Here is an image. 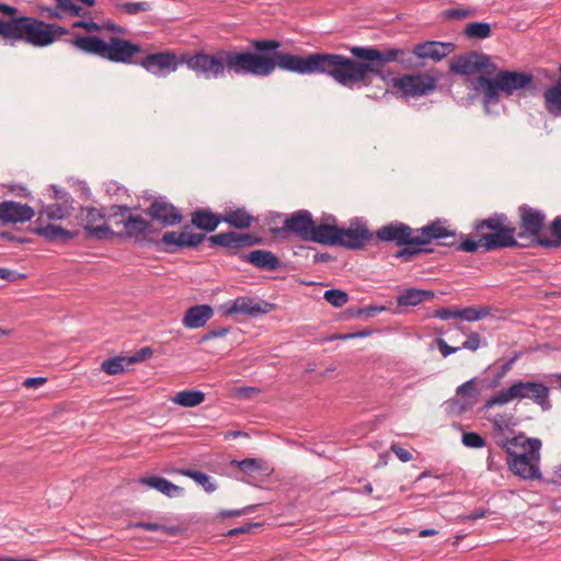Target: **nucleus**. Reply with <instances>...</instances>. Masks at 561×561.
Returning <instances> with one entry per match:
<instances>
[{"label":"nucleus","mask_w":561,"mask_h":561,"mask_svg":"<svg viewBox=\"0 0 561 561\" xmlns=\"http://www.w3.org/2000/svg\"><path fill=\"white\" fill-rule=\"evenodd\" d=\"M251 46L257 53L219 49L209 54L196 50L183 54L182 62L204 79H220L227 75L268 77L278 67L301 76L325 75L348 89L368 87L371 83L369 75L382 78L386 64H412V58H404L408 51L401 48L380 50L370 46H354L350 49L356 58L354 59L334 53L299 56L278 51L280 42L277 39H257L253 41Z\"/></svg>","instance_id":"f257e3e1"},{"label":"nucleus","mask_w":561,"mask_h":561,"mask_svg":"<svg viewBox=\"0 0 561 561\" xmlns=\"http://www.w3.org/2000/svg\"><path fill=\"white\" fill-rule=\"evenodd\" d=\"M519 213V232L504 214H494L491 217L474 222L473 230L476 240L469 237H461L457 249L463 252L473 253L479 249L485 252L497 249L513 248L518 245L517 238H531L536 243L545 226L546 215L543 211L528 205H522Z\"/></svg>","instance_id":"f03ea898"},{"label":"nucleus","mask_w":561,"mask_h":561,"mask_svg":"<svg viewBox=\"0 0 561 561\" xmlns=\"http://www.w3.org/2000/svg\"><path fill=\"white\" fill-rule=\"evenodd\" d=\"M68 34L64 26L46 23L31 16H19L16 13L8 19H0V35L12 42H25L35 47L53 44L57 35Z\"/></svg>","instance_id":"7ed1b4c3"},{"label":"nucleus","mask_w":561,"mask_h":561,"mask_svg":"<svg viewBox=\"0 0 561 561\" xmlns=\"http://www.w3.org/2000/svg\"><path fill=\"white\" fill-rule=\"evenodd\" d=\"M502 447L508 455L507 466L511 472L522 480H541L540 448L541 440L527 438L523 434L507 438Z\"/></svg>","instance_id":"20e7f679"},{"label":"nucleus","mask_w":561,"mask_h":561,"mask_svg":"<svg viewBox=\"0 0 561 561\" xmlns=\"http://www.w3.org/2000/svg\"><path fill=\"white\" fill-rule=\"evenodd\" d=\"M70 43L82 53L125 65L133 64L134 57L141 51L139 45L117 36H112L108 41H104L98 36L81 35L71 39Z\"/></svg>","instance_id":"39448f33"},{"label":"nucleus","mask_w":561,"mask_h":561,"mask_svg":"<svg viewBox=\"0 0 561 561\" xmlns=\"http://www.w3.org/2000/svg\"><path fill=\"white\" fill-rule=\"evenodd\" d=\"M550 389L539 381L516 380L510 387L501 389L490 397L483 409L489 410L495 405H505L513 400L528 399L539 405L543 411L551 408Z\"/></svg>","instance_id":"423d86ee"},{"label":"nucleus","mask_w":561,"mask_h":561,"mask_svg":"<svg viewBox=\"0 0 561 561\" xmlns=\"http://www.w3.org/2000/svg\"><path fill=\"white\" fill-rule=\"evenodd\" d=\"M327 222L316 225L312 215L306 209L297 210L290 214L282 227L273 228L272 232L278 237H285L291 233L304 241L321 243L325 231Z\"/></svg>","instance_id":"0eeeda50"},{"label":"nucleus","mask_w":561,"mask_h":561,"mask_svg":"<svg viewBox=\"0 0 561 561\" xmlns=\"http://www.w3.org/2000/svg\"><path fill=\"white\" fill-rule=\"evenodd\" d=\"M374 237L366 224L362 220H353L348 228H340L327 222L322 244L340 245L346 249H362Z\"/></svg>","instance_id":"6e6552de"},{"label":"nucleus","mask_w":561,"mask_h":561,"mask_svg":"<svg viewBox=\"0 0 561 561\" xmlns=\"http://www.w3.org/2000/svg\"><path fill=\"white\" fill-rule=\"evenodd\" d=\"M112 217H119L117 224L123 225L122 237L134 239L136 241L142 240L151 230V222L139 215L129 213V207L126 205H114L111 208Z\"/></svg>","instance_id":"1a4fd4ad"},{"label":"nucleus","mask_w":561,"mask_h":561,"mask_svg":"<svg viewBox=\"0 0 561 561\" xmlns=\"http://www.w3.org/2000/svg\"><path fill=\"white\" fill-rule=\"evenodd\" d=\"M450 70L455 73L470 76L483 72L491 76L495 72L496 66L491 58L476 51L454 57L450 61Z\"/></svg>","instance_id":"9d476101"},{"label":"nucleus","mask_w":561,"mask_h":561,"mask_svg":"<svg viewBox=\"0 0 561 561\" xmlns=\"http://www.w3.org/2000/svg\"><path fill=\"white\" fill-rule=\"evenodd\" d=\"M479 397V380L471 378L457 387L455 397L447 402V410L455 415L466 413L478 403Z\"/></svg>","instance_id":"9b49d317"},{"label":"nucleus","mask_w":561,"mask_h":561,"mask_svg":"<svg viewBox=\"0 0 561 561\" xmlns=\"http://www.w3.org/2000/svg\"><path fill=\"white\" fill-rule=\"evenodd\" d=\"M81 221L85 236L90 239L106 240L115 236L107 225L105 213L95 207H84L81 210Z\"/></svg>","instance_id":"f8f14e48"},{"label":"nucleus","mask_w":561,"mask_h":561,"mask_svg":"<svg viewBox=\"0 0 561 561\" xmlns=\"http://www.w3.org/2000/svg\"><path fill=\"white\" fill-rule=\"evenodd\" d=\"M437 79L428 73L404 75L394 80V87L405 96H422L436 89Z\"/></svg>","instance_id":"ddd939ff"},{"label":"nucleus","mask_w":561,"mask_h":561,"mask_svg":"<svg viewBox=\"0 0 561 561\" xmlns=\"http://www.w3.org/2000/svg\"><path fill=\"white\" fill-rule=\"evenodd\" d=\"M139 65L157 77H167L184 64L182 62V56L179 57L176 54L167 50L147 55Z\"/></svg>","instance_id":"4468645a"},{"label":"nucleus","mask_w":561,"mask_h":561,"mask_svg":"<svg viewBox=\"0 0 561 561\" xmlns=\"http://www.w3.org/2000/svg\"><path fill=\"white\" fill-rule=\"evenodd\" d=\"M378 240L386 243H394L398 247L402 245H416L415 244V229L402 221H391L388 225L381 226L376 231Z\"/></svg>","instance_id":"2eb2a0df"},{"label":"nucleus","mask_w":561,"mask_h":561,"mask_svg":"<svg viewBox=\"0 0 561 561\" xmlns=\"http://www.w3.org/2000/svg\"><path fill=\"white\" fill-rule=\"evenodd\" d=\"M205 238L206 234L191 232L185 228L182 231H168L163 233L158 243L163 247L164 252L176 253L181 249H193L198 247Z\"/></svg>","instance_id":"dca6fc26"},{"label":"nucleus","mask_w":561,"mask_h":561,"mask_svg":"<svg viewBox=\"0 0 561 561\" xmlns=\"http://www.w3.org/2000/svg\"><path fill=\"white\" fill-rule=\"evenodd\" d=\"M271 309V304L266 301L257 302L253 298L247 296L229 300L221 306V310L226 316L245 314L250 317H257L270 312Z\"/></svg>","instance_id":"f3484780"},{"label":"nucleus","mask_w":561,"mask_h":561,"mask_svg":"<svg viewBox=\"0 0 561 561\" xmlns=\"http://www.w3.org/2000/svg\"><path fill=\"white\" fill-rule=\"evenodd\" d=\"M209 241L213 244L226 248L229 255H237L240 249L259 244L261 239L251 233L228 231L210 236Z\"/></svg>","instance_id":"a211bd4d"},{"label":"nucleus","mask_w":561,"mask_h":561,"mask_svg":"<svg viewBox=\"0 0 561 561\" xmlns=\"http://www.w3.org/2000/svg\"><path fill=\"white\" fill-rule=\"evenodd\" d=\"M151 219L164 227L175 226L183 219L180 210L162 197L156 198L146 209Z\"/></svg>","instance_id":"6ab92c4d"},{"label":"nucleus","mask_w":561,"mask_h":561,"mask_svg":"<svg viewBox=\"0 0 561 561\" xmlns=\"http://www.w3.org/2000/svg\"><path fill=\"white\" fill-rule=\"evenodd\" d=\"M456 237V231L450 228L446 219H436L424 227L415 229V244L427 245L434 240Z\"/></svg>","instance_id":"aec40b11"},{"label":"nucleus","mask_w":561,"mask_h":561,"mask_svg":"<svg viewBox=\"0 0 561 561\" xmlns=\"http://www.w3.org/2000/svg\"><path fill=\"white\" fill-rule=\"evenodd\" d=\"M35 215L34 209L14 201H3L0 203V221L8 224H23L31 220Z\"/></svg>","instance_id":"412c9836"},{"label":"nucleus","mask_w":561,"mask_h":561,"mask_svg":"<svg viewBox=\"0 0 561 561\" xmlns=\"http://www.w3.org/2000/svg\"><path fill=\"white\" fill-rule=\"evenodd\" d=\"M503 93L511 95L514 91L524 89L533 82V76L525 72L503 70L495 75Z\"/></svg>","instance_id":"4be33fe9"},{"label":"nucleus","mask_w":561,"mask_h":561,"mask_svg":"<svg viewBox=\"0 0 561 561\" xmlns=\"http://www.w3.org/2000/svg\"><path fill=\"white\" fill-rule=\"evenodd\" d=\"M453 49V43L424 42L415 45L413 55L420 59H433L435 61H439L448 56Z\"/></svg>","instance_id":"5701e85b"},{"label":"nucleus","mask_w":561,"mask_h":561,"mask_svg":"<svg viewBox=\"0 0 561 561\" xmlns=\"http://www.w3.org/2000/svg\"><path fill=\"white\" fill-rule=\"evenodd\" d=\"M468 81L472 90L483 93V104L485 107L499 102V91H501V89L496 77L491 80L485 76H480L478 78H471Z\"/></svg>","instance_id":"b1692460"},{"label":"nucleus","mask_w":561,"mask_h":561,"mask_svg":"<svg viewBox=\"0 0 561 561\" xmlns=\"http://www.w3.org/2000/svg\"><path fill=\"white\" fill-rule=\"evenodd\" d=\"M240 259L264 271H276L282 266L278 256L268 250H253L248 254H240Z\"/></svg>","instance_id":"393cba45"},{"label":"nucleus","mask_w":561,"mask_h":561,"mask_svg":"<svg viewBox=\"0 0 561 561\" xmlns=\"http://www.w3.org/2000/svg\"><path fill=\"white\" fill-rule=\"evenodd\" d=\"M213 314L214 310L209 305H196L185 311L182 322L188 329H198L204 327Z\"/></svg>","instance_id":"a878e982"},{"label":"nucleus","mask_w":561,"mask_h":561,"mask_svg":"<svg viewBox=\"0 0 561 561\" xmlns=\"http://www.w3.org/2000/svg\"><path fill=\"white\" fill-rule=\"evenodd\" d=\"M139 483L154 489L169 497H175L183 493V489L181 486L175 485L171 481L158 476L141 478L139 479Z\"/></svg>","instance_id":"bb28decb"},{"label":"nucleus","mask_w":561,"mask_h":561,"mask_svg":"<svg viewBox=\"0 0 561 561\" xmlns=\"http://www.w3.org/2000/svg\"><path fill=\"white\" fill-rule=\"evenodd\" d=\"M191 221L196 228L211 232L216 230L222 219L221 216H218L208 209L199 208L192 213Z\"/></svg>","instance_id":"cd10ccee"},{"label":"nucleus","mask_w":561,"mask_h":561,"mask_svg":"<svg viewBox=\"0 0 561 561\" xmlns=\"http://www.w3.org/2000/svg\"><path fill=\"white\" fill-rule=\"evenodd\" d=\"M36 233L49 242H67L77 236V232L64 229L59 226L48 224L36 228Z\"/></svg>","instance_id":"c85d7f7f"},{"label":"nucleus","mask_w":561,"mask_h":561,"mask_svg":"<svg viewBox=\"0 0 561 561\" xmlns=\"http://www.w3.org/2000/svg\"><path fill=\"white\" fill-rule=\"evenodd\" d=\"M543 105L549 114L557 117L561 115V79L554 85L543 91Z\"/></svg>","instance_id":"c756f323"},{"label":"nucleus","mask_w":561,"mask_h":561,"mask_svg":"<svg viewBox=\"0 0 561 561\" xmlns=\"http://www.w3.org/2000/svg\"><path fill=\"white\" fill-rule=\"evenodd\" d=\"M221 219L224 222L237 228L245 229L252 226L254 217L249 214L244 208L226 210Z\"/></svg>","instance_id":"7c9ffc66"},{"label":"nucleus","mask_w":561,"mask_h":561,"mask_svg":"<svg viewBox=\"0 0 561 561\" xmlns=\"http://www.w3.org/2000/svg\"><path fill=\"white\" fill-rule=\"evenodd\" d=\"M434 297L435 294L432 290L410 288L403 290L397 297V302L399 306H416L423 301L433 299Z\"/></svg>","instance_id":"2f4dec72"},{"label":"nucleus","mask_w":561,"mask_h":561,"mask_svg":"<svg viewBox=\"0 0 561 561\" xmlns=\"http://www.w3.org/2000/svg\"><path fill=\"white\" fill-rule=\"evenodd\" d=\"M205 400V393L199 390H184L178 392L173 398L172 402L185 408H194L203 403Z\"/></svg>","instance_id":"473e14b6"},{"label":"nucleus","mask_w":561,"mask_h":561,"mask_svg":"<svg viewBox=\"0 0 561 561\" xmlns=\"http://www.w3.org/2000/svg\"><path fill=\"white\" fill-rule=\"evenodd\" d=\"M550 237L538 238L537 244L543 248H561V216L556 217L549 226Z\"/></svg>","instance_id":"72a5a7b5"},{"label":"nucleus","mask_w":561,"mask_h":561,"mask_svg":"<svg viewBox=\"0 0 561 561\" xmlns=\"http://www.w3.org/2000/svg\"><path fill=\"white\" fill-rule=\"evenodd\" d=\"M71 205L65 203H54L45 206L41 211V217H46L49 220H59L67 218L71 213Z\"/></svg>","instance_id":"f704fd0d"},{"label":"nucleus","mask_w":561,"mask_h":561,"mask_svg":"<svg viewBox=\"0 0 561 561\" xmlns=\"http://www.w3.org/2000/svg\"><path fill=\"white\" fill-rule=\"evenodd\" d=\"M492 309L490 307L483 306V307H466L463 309H458V318L473 322L481 319L486 318L491 314Z\"/></svg>","instance_id":"c9c22d12"},{"label":"nucleus","mask_w":561,"mask_h":561,"mask_svg":"<svg viewBox=\"0 0 561 561\" xmlns=\"http://www.w3.org/2000/svg\"><path fill=\"white\" fill-rule=\"evenodd\" d=\"M491 25L485 22H471L467 24L463 34L468 38L484 39L491 35Z\"/></svg>","instance_id":"e433bc0d"},{"label":"nucleus","mask_w":561,"mask_h":561,"mask_svg":"<svg viewBox=\"0 0 561 561\" xmlns=\"http://www.w3.org/2000/svg\"><path fill=\"white\" fill-rule=\"evenodd\" d=\"M178 473L193 479L195 482L201 484L206 492L210 493L216 490V485L210 481L209 476L204 472L196 471L193 469H179Z\"/></svg>","instance_id":"4c0bfd02"},{"label":"nucleus","mask_w":561,"mask_h":561,"mask_svg":"<svg viewBox=\"0 0 561 561\" xmlns=\"http://www.w3.org/2000/svg\"><path fill=\"white\" fill-rule=\"evenodd\" d=\"M432 251V249L425 248L424 245H402V248L396 252L394 256L403 262H410L420 254L431 253Z\"/></svg>","instance_id":"58836bf2"},{"label":"nucleus","mask_w":561,"mask_h":561,"mask_svg":"<svg viewBox=\"0 0 561 561\" xmlns=\"http://www.w3.org/2000/svg\"><path fill=\"white\" fill-rule=\"evenodd\" d=\"M127 356L111 357L102 363V370L107 375H117L125 370Z\"/></svg>","instance_id":"ea45409f"},{"label":"nucleus","mask_w":561,"mask_h":561,"mask_svg":"<svg viewBox=\"0 0 561 561\" xmlns=\"http://www.w3.org/2000/svg\"><path fill=\"white\" fill-rule=\"evenodd\" d=\"M58 9L68 16H84L87 11L72 0H56Z\"/></svg>","instance_id":"a19ab883"},{"label":"nucleus","mask_w":561,"mask_h":561,"mask_svg":"<svg viewBox=\"0 0 561 561\" xmlns=\"http://www.w3.org/2000/svg\"><path fill=\"white\" fill-rule=\"evenodd\" d=\"M323 298L336 308L343 307L348 301L347 293L341 289H329L324 293Z\"/></svg>","instance_id":"79ce46f5"},{"label":"nucleus","mask_w":561,"mask_h":561,"mask_svg":"<svg viewBox=\"0 0 561 561\" xmlns=\"http://www.w3.org/2000/svg\"><path fill=\"white\" fill-rule=\"evenodd\" d=\"M117 9L130 15L138 14L150 10V4L146 1L140 2H123L117 4Z\"/></svg>","instance_id":"37998d69"},{"label":"nucleus","mask_w":561,"mask_h":561,"mask_svg":"<svg viewBox=\"0 0 561 561\" xmlns=\"http://www.w3.org/2000/svg\"><path fill=\"white\" fill-rule=\"evenodd\" d=\"M461 442L466 447L469 448H482L485 446V439L476 432L462 433Z\"/></svg>","instance_id":"c03bdc74"},{"label":"nucleus","mask_w":561,"mask_h":561,"mask_svg":"<svg viewBox=\"0 0 561 561\" xmlns=\"http://www.w3.org/2000/svg\"><path fill=\"white\" fill-rule=\"evenodd\" d=\"M476 13V9H448L443 12V16L446 20H465L474 16Z\"/></svg>","instance_id":"a18cd8bd"},{"label":"nucleus","mask_w":561,"mask_h":561,"mask_svg":"<svg viewBox=\"0 0 561 561\" xmlns=\"http://www.w3.org/2000/svg\"><path fill=\"white\" fill-rule=\"evenodd\" d=\"M492 423H493V427L497 431H506V430H510V427L512 425H514L513 423V416L510 415V414H506V413H503V414H496L493 420H492Z\"/></svg>","instance_id":"49530a36"},{"label":"nucleus","mask_w":561,"mask_h":561,"mask_svg":"<svg viewBox=\"0 0 561 561\" xmlns=\"http://www.w3.org/2000/svg\"><path fill=\"white\" fill-rule=\"evenodd\" d=\"M153 356V350L150 346H145L138 350L134 355L127 356V365H133L136 363H141L147 360Z\"/></svg>","instance_id":"de8ad7c7"},{"label":"nucleus","mask_w":561,"mask_h":561,"mask_svg":"<svg viewBox=\"0 0 561 561\" xmlns=\"http://www.w3.org/2000/svg\"><path fill=\"white\" fill-rule=\"evenodd\" d=\"M238 467L241 471L245 473H253L262 469L261 460L256 458H247L241 461H238Z\"/></svg>","instance_id":"09e8293b"},{"label":"nucleus","mask_w":561,"mask_h":561,"mask_svg":"<svg viewBox=\"0 0 561 561\" xmlns=\"http://www.w3.org/2000/svg\"><path fill=\"white\" fill-rule=\"evenodd\" d=\"M72 26L75 28H84L89 33L101 32L104 30V26H102L101 24H99L94 21H84V20L75 22L72 24Z\"/></svg>","instance_id":"8fccbe9b"},{"label":"nucleus","mask_w":561,"mask_h":561,"mask_svg":"<svg viewBox=\"0 0 561 561\" xmlns=\"http://www.w3.org/2000/svg\"><path fill=\"white\" fill-rule=\"evenodd\" d=\"M481 344V336L477 332H471L467 340L462 343L460 348L470 350L472 352L477 351Z\"/></svg>","instance_id":"3c124183"},{"label":"nucleus","mask_w":561,"mask_h":561,"mask_svg":"<svg viewBox=\"0 0 561 561\" xmlns=\"http://www.w3.org/2000/svg\"><path fill=\"white\" fill-rule=\"evenodd\" d=\"M383 310H386L385 307L368 306L366 308H359L356 311H353L352 316H354V317H363V316H365V317H374L378 312H381Z\"/></svg>","instance_id":"603ef678"},{"label":"nucleus","mask_w":561,"mask_h":561,"mask_svg":"<svg viewBox=\"0 0 561 561\" xmlns=\"http://www.w3.org/2000/svg\"><path fill=\"white\" fill-rule=\"evenodd\" d=\"M433 317L449 320L453 318H458V308H440L434 311Z\"/></svg>","instance_id":"864d4df0"},{"label":"nucleus","mask_w":561,"mask_h":561,"mask_svg":"<svg viewBox=\"0 0 561 561\" xmlns=\"http://www.w3.org/2000/svg\"><path fill=\"white\" fill-rule=\"evenodd\" d=\"M390 449L403 462H408L412 459V454L397 444H392Z\"/></svg>","instance_id":"5fc2aeb1"},{"label":"nucleus","mask_w":561,"mask_h":561,"mask_svg":"<svg viewBox=\"0 0 561 561\" xmlns=\"http://www.w3.org/2000/svg\"><path fill=\"white\" fill-rule=\"evenodd\" d=\"M255 505H250L241 510H225L220 512V516L224 518H229L233 516H240L243 514H247L249 512H252L254 510Z\"/></svg>","instance_id":"6e6d98bb"},{"label":"nucleus","mask_w":561,"mask_h":561,"mask_svg":"<svg viewBox=\"0 0 561 561\" xmlns=\"http://www.w3.org/2000/svg\"><path fill=\"white\" fill-rule=\"evenodd\" d=\"M437 346H438L440 354L444 357H447L460 350V347H454V346L448 345L447 342L443 339L437 340Z\"/></svg>","instance_id":"4d7b16f0"},{"label":"nucleus","mask_w":561,"mask_h":561,"mask_svg":"<svg viewBox=\"0 0 561 561\" xmlns=\"http://www.w3.org/2000/svg\"><path fill=\"white\" fill-rule=\"evenodd\" d=\"M516 358H517V356H514L501 366V368L496 375V380H495L496 385L512 369V366L515 363Z\"/></svg>","instance_id":"13d9d810"},{"label":"nucleus","mask_w":561,"mask_h":561,"mask_svg":"<svg viewBox=\"0 0 561 561\" xmlns=\"http://www.w3.org/2000/svg\"><path fill=\"white\" fill-rule=\"evenodd\" d=\"M256 527H260V524L254 523V524H248L247 526L232 528L227 533V536L233 537V536H237L240 534H245V533H249L251 528H256Z\"/></svg>","instance_id":"bf43d9fd"},{"label":"nucleus","mask_w":561,"mask_h":561,"mask_svg":"<svg viewBox=\"0 0 561 561\" xmlns=\"http://www.w3.org/2000/svg\"><path fill=\"white\" fill-rule=\"evenodd\" d=\"M47 381L44 377H31L23 381V386L26 388H37Z\"/></svg>","instance_id":"052dcab7"},{"label":"nucleus","mask_w":561,"mask_h":561,"mask_svg":"<svg viewBox=\"0 0 561 561\" xmlns=\"http://www.w3.org/2000/svg\"><path fill=\"white\" fill-rule=\"evenodd\" d=\"M488 515V511L483 508H478L468 515L460 516L459 518L462 520H477L479 518H483Z\"/></svg>","instance_id":"680f3d73"},{"label":"nucleus","mask_w":561,"mask_h":561,"mask_svg":"<svg viewBox=\"0 0 561 561\" xmlns=\"http://www.w3.org/2000/svg\"><path fill=\"white\" fill-rule=\"evenodd\" d=\"M229 329L227 328H219V329H216V330H210L206 335H205V340H208V339H214V337H220V336H224L228 333Z\"/></svg>","instance_id":"e2e57ef3"},{"label":"nucleus","mask_w":561,"mask_h":561,"mask_svg":"<svg viewBox=\"0 0 561 561\" xmlns=\"http://www.w3.org/2000/svg\"><path fill=\"white\" fill-rule=\"evenodd\" d=\"M102 26H104V30H108L113 33H116V34H125V28L123 26H119L115 23H112V22H105L103 24H101Z\"/></svg>","instance_id":"0e129e2a"},{"label":"nucleus","mask_w":561,"mask_h":561,"mask_svg":"<svg viewBox=\"0 0 561 561\" xmlns=\"http://www.w3.org/2000/svg\"><path fill=\"white\" fill-rule=\"evenodd\" d=\"M0 13H3L8 18H11V15L18 13V9L5 3H0Z\"/></svg>","instance_id":"69168bd1"},{"label":"nucleus","mask_w":561,"mask_h":561,"mask_svg":"<svg viewBox=\"0 0 561 561\" xmlns=\"http://www.w3.org/2000/svg\"><path fill=\"white\" fill-rule=\"evenodd\" d=\"M257 392V389L252 387H242L237 390V396L241 398H250L252 393Z\"/></svg>","instance_id":"338daca9"},{"label":"nucleus","mask_w":561,"mask_h":561,"mask_svg":"<svg viewBox=\"0 0 561 561\" xmlns=\"http://www.w3.org/2000/svg\"><path fill=\"white\" fill-rule=\"evenodd\" d=\"M137 527L142 528L145 530L156 531L162 528L161 525L156 523H138Z\"/></svg>","instance_id":"774afa93"}]
</instances>
